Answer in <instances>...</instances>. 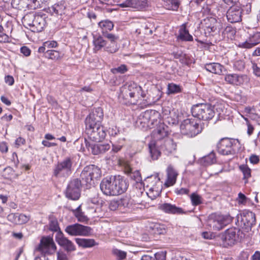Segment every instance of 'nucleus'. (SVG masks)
<instances>
[{
  "mask_svg": "<svg viewBox=\"0 0 260 260\" xmlns=\"http://www.w3.org/2000/svg\"><path fill=\"white\" fill-rule=\"evenodd\" d=\"M160 114L154 110H146L138 117L136 124L140 128L146 130L152 128L159 124L156 129L153 131L152 135L156 140H164L169 134L168 127L163 123H160Z\"/></svg>",
  "mask_w": 260,
  "mask_h": 260,
  "instance_id": "1",
  "label": "nucleus"
},
{
  "mask_svg": "<svg viewBox=\"0 0 260 260\" xmlns=\"http://www.w3.org/2000/svg\"><path fill=\"white\" fill-rule=\"evenodd\" d=\"M128 183L121 176H111L104 178L100 183V189L107 196H117L126 191Z\"/></svg>",
  "mask_w": 260,
  "mask_h": 260,
  "instance_id": "2",
  "label": "nucleus"
},
{
  "mask_svg": "<svg viewBox=\"0 0 260 260\" xmlns=\"http://www.w3.org/2000/svg\"><path fill=\"white\" fill-rule=\"evenodd\" d=\"M149 152L153 160L157 159L162 151L169 155L176 149V144L173 140L167 138L164 140H152L149 144Z\"/></svg>",
  "mask_w": 260,
  "mask_h": 260,
  "instance_id": "3",
  "label": "nucleus"
},
{
  "mask_svg": "<svg viewBox=\"0 0 260 260\" xmlns=\"http://www.w3.org/2000/svg\"><path fill=\"white\" fill-rule=\"evenodd\" d=\"M74 159L73 156L66 157L54 166L53 176L59 178H68L74 171Z\"/></svg>",
  "mask_w": 260,
  "mask_h": 260,
  "instance_id": "4",
  "label": "nucleus"
},
{
  "mask_svg": "<svg viewBox=\"0 0 260 260\" xmlns=\"http://www.w3.org/2000/svg\"><path fill=\"white\" fill-rule=\"evenodd\" d=\"M233 217L230 215H221L216 213L210 214L207 221L208 229L213 231H219L230 223Z\"/></svg>",
  "mask_w": 260,
  "mask_h": 260,
  "instance_id": "5",
  "label": "nucleus"
},
{
  "mask_svg": "<svg viewBox=\"0 0 260 260\" xmlns=\"http://www.w3.org/2000/svg\"><path fill=\"white\" fill-rule=\"evenodd\" d=\"M214 107L208 104H199L193 105L191 113L193 117L203 120H209L215 115Z\"/></svg>",
  "mask_w": 260,
  "mask_h": 260,
  "instance_id": "6",
  "label": "nucleus"
},
{
  "mask_svg": "<svg viewBox=\"0 0 260 260\" xmlns=\"http://www.w3.org/2000/svg\"><path fill=\"white\" fill-rule=\"evenodd\" d=\"M101 171L100 169L93 165L85 167L80 174L81 182L85 184L87 187L91 185L94 179H97L101 177Z\"/></svg>",
  "mask_w": 260,
  "mask_h": 260,
  "instance_id": "7",
  "label": "nucleus"
},
{
  "mask_svg": "<svg viewBox=\"0 0 260 260\" xmlns=\"http://www.w3.org/2000/svg\"><path fill=\"white\" fill-rule=\"evenodd\" d=\"M243 235L242 232L238 228L229 229L220 236L221 244L224 247L233 246L242 238Z\"/></svg>",
  "mask_w": 260,
  "mask_h": 260,
  "instance_id": "8",
  "label": "nucleus"
},
{
  "mask_svg": "<svg viewBox=\"0 0 260 260\" xmlns=\"http://www.w3.org/2000/svg\"><path fill=\"white\" fill-rule=\"evenodd\" d=\"M180 130L183 135L192 138L202 132V127L194 118H188L181 123Z\"/></svg>",
  "mask_w": 260,
  "mask_h": 260,
  "instance_id": "9",
  "label": "nucleus"
},
{
  "mask_svg": "<svg viewBox=\"0 0 260 260\" xmlns=\"http://www.w3.org/2000/svg\"><path fill=\"white\" fill-rule=\"evenodd\" d=\"M103 117L104 113L102 108L94 109L85 118V129L103 126L101 124Z\"/></svg>",
  "mask_w": 260,
  "mask_h": 260,
  "instance_id": "10",
  "label": "nucleus"
},
{
  "mask_svg": "<svg viewBox=\"0 0 260 260\" xmlns=\"http://www.w3.org/2000/svg\"><path fill=\"white\" fill-rule=\"evenodd\" d=\"M24 20L26 25L30 27V29L33 32L42 31L46 24L45 17L40 15H27Z\"/></svg>",
  "mask_w": 260,
  "mask_h": 260,
  "instance_id": "11",
  "label": "nucleus"
},
{
  "mask_svg": "<svg viewBox=\"0 0 260 260\" xmlns=\"http://www.w3.org/2000/svg\"><path fill=\"white\" fill-rule=\"evenodd\" d=\"M121 94L123 96H129L130 102L133 104H137L140 96L141 98H144L141 87L135 83L129 84L127 89H123Z\"/></svg>",
  "mask_w": 260,
  "mask_h": 260,
  "instance_id": "12",
  "label": "nucleus"
},
{
  "mask_svg": "<svg viewBox=\"0 0 260 260\" xmlns=\"http://www.w3.org/2000/svg\"><path fill=\"white\" fill-rule=\"evenodd\" d=\"M64 231L72 236H89L92 234V229L88 226L79 223H74L67 225Z\"/></svg>",
  "mask_w": 260,
  "mask_h": 260,
  "instance_id": "13",
  "label": "nucleus"
},
{
  "mask_svg": "<svg viewBox=\"0 0 260 260\" xmlns=\"http://www.w3.org/2000/svg\"><path fill=\"white\" fill-rule=\"evenodd\" d=\"M201 24L205 31L206 36H210L212 33L219 32L221 27V24L214 17L208 16L204 19Z\"/></svg>",
  "mask_w": 260,
  "mask_h": 260,
  "instance_id": "14",
  "label": "nucleus"
},
{
  "mask_svg": "<svg viewBox=\"0 0 260 260\" xmlns=\"http://www.w3.org/2000/svg\"><path fill=\"white\" fill-rule=\"evenodd\" d=\"M56 247L52 238L50 236L43 237L36 250L42 254H51L55 252Z\"/></svg>",
  "mask_w": 260,
  "mask_h": 260,
  "instance_id": "15",
  "label": "nucleus"
},
{
  "mask_svg": "<svg viewBox=\"0 0 260 260\" xmlns=\"http://www.w3.org/2000/svg\"><path fill=\"white\" fill-rule=\"evenodd\" d=\"M117 2L121 8L129 7L137 11H145L149 7L148 0H118Z\"/></svg>",
  "mask_w": 260,
  "mask_h": 260,
  "instance_id": "16",
  "label": "nucleus"
},
{
  "mask_svg": "<svg viewBox=\"0 0 260 260\" xmlns=\"http://www.w3.org/2000/svg\"><path fill=\"white\" fill-rule=\"evenodd\" d=\"M82 183L78 179L71 180L66 189V197L73 200H77L80 197V187Z\"/></svg>",
  "mask_w": 260,
  "mask_h": 260,
  "instance_id": "17",
  "label": "nucleus"
},
{
  "mask_svg": "<svg viewBox=\"0 0 260 260\" xmlns=\"http://www.w3.org/2000/svg\"><path fill=\"white\" fill-rule=\"evenodd\" d=\"M234 142V140L228 138L221 139L217 145L218 153L224 155L234 154L235 151L233 148Z\"/></svg>",
  "mask_w": 260,
  "mask_h": 260,
  "instance_id": "18",
  "label": "nucleus"
},
{
  "mask_svg": "<svg viewBox=\"0 0 260 260\" xmlns=\"http://www.w3.org/2000/svg\"><path fill=\"white\" fill-rule=\"evenodd\" d=\"M241 225L242 228L246 232L251 230L255 223V214L251 211H246L240 215Z\"/></svg>",
  "mask_w": 260,
  "mask_h": 260,
  "instance_id": "19",
  "label": "nucleus"
},
{
  "mask_svg": "<svg viewBox=\"0 0 260 260\" xmlns=\"http://www.w3.org/2000/svg\"><path fill=\"white\" fill-rule=\"evenodd\" d=\"M224 80L229 84L240 86L248 83L249 78L246 74H228L225 75Z\"/></svg>",
  "mask_w": 260,
  "mask_h": 260,
  "instance_id": "20",
  "label": "nucleus"
},
{
  "mask_svg": "<svg viewBox=\"0 0 260 260\" xmlns=\"http://www.w3.org/2000/svg\"><path fill=\"white\" fill-rule=\"evenodd\" d=\"M86 134L90 140L94 142H99L103 140L106 135L105 129L103 126L92 127L85 129Z\"/></svg>",
  "mask_w": 260,
  "mask_h": 260,
  "instance_id": "21",
  "label": "nucleus"
},
{
  "mask_svg": "<svg viewBox=\"0 0 260 260\" xmlns=\"http://www.w3.org/2000/svg\"><path fill=\"white\" fill-rule=\"evenodd\" d=\"M56 240L58 244L63 247L67 252L74 251L76 250L74 243L66 237L60 231L57 234Z\"/></svg>",
  "mask_w": 260,
  "mask_h": 260,
  "instance_id": "22",
  "label": "nucleus"
},
{
  "mask_svg": "<svg viewBox=\"0 0 260 260\" xmlns=\"http://www.w3.org/2000/svg\"><path fill=\"white\" fill-rule=\"evenodd\" d=\"M103 35L110 41V44L104 48V50L111 53H115L118 49L117 41L119 37L109 32L104 33Z\"/></svg>",
  "mask_w": 260,
  "mask_h": 260,
  "instance_id": "23",
  "label": "nucleus"
},
{
  "mask_svg": "<svg viewBox=\"0 0 260 260\" xmlns=\"http://www.w3.org/2000/svg\"><path fill=\"white\" fill-rule=\"evenodd\" d=\"M242 11L237 6L231 7L226 12V18L230 23H236L241 20Z\"/></svg>",
  "mask_w": 260,
  "mask_h": 260,
  "instance_id": "24",
  "label": "nucleus"
},
{
  "mask_svg": "<svg viewBox=\"0 0 260 260\" xmlns=\"http://www.w3.org/2000/svg\"><path fill=\"white\" fill-rule=\"evenodd\" d=\"M260 43V32H256L250 35L244 42L240 43L239 47L244 49H250Z\"/></svg>",
  "mask_w": 260,
  "mask_h": 260,
  "instance_id": "25",
  "label": "nucleus"
},
{
  "mask_svg": "<svg viewBox=\"0 0 260 260\" xmlns=\"http://www.w3.org/2000/svg\"><path fill=\"white\" fill-rule=\"evenodd\" d=\"M158 208L164 212L171 214H180L184 213L181 208L170 203H163L158 205Z\"/></svg>",
  "mask_w": 260,
  "mask_h": 260,
  "instance_id": "26",
  "label": "nucleus"
},
{
  "mask_svg": "<svg viewBox=\"0 0 260 260\" xmlns=\"http://www.w3.org/2000/svg\"><path fill=\"white\" fill-rule=\"evenodd\" d=\"M50 11L59 15H66L69 16L68 12L69 9L67 8L66 3L61 1L53 5L50 9Z\"/></svg>",
  "mask_w": 260,
  "mask_h": 260,
  "instance_id": "27",
  "label": "nucleus"
},
{
  "mask_svg": "<svg viewBox=\"0 0 260 260\" xmlns=\"http://www.w3.org/2000/svg\"><path fill=\"white\" fill-rule=\"evenodd\" d=\"M93 50L94 52H96L99 50H101L102 48H105L107 46L108 42L106 40L104 39V38L99 35L93 36Z\"/></svg>",
  "mask_w": 260,
  "mask_h": 260,
  "instance_id": "28",
  "label": "nucleus"
},
{
  "mask_svg": "<svg viewBox=\"0 0 260 260\" xmlns=\"http://www.w3.org/2000/svg\"><path fill=\"white\" fill-rule=\"evenodd\" d=\"M177 175V173L173 168L169 166L167 169V179L165 182V185L167 186L174 185L176 183Z\"/></svg>",
  "mask_w": 260,
  "mask_h": 260,
  "instance_id": "29",
  "label": "nucleus"
},
{
  "mask_svg": "<svg viewBox=\"0 0 260 260\" xmlns=\"http://www.w3.org/2000/svg\"><path fill=\"white\" fill-rule=\"evenodd\" d=\"M75 241L79 247L83 248L92 247L98 244L93 239L75 238Z\"/></svg>",
  "mask_w": 260,
  "mask_h": 260,
  "instance_id": "30",
  "label": "nucleus"
},
{
  "mask_svg": "<svg viewBox=\"0 0 260 260\" xmlns=\"http://www.w3.org/2000/svg\"><path fill=\"white\" fill-rule=\"evenodd\" d=\"M37 0H12L11 4L13 8L18 9L28 7L32 1L35 3Z\"/></svg>",
  "mask_w": 260,
  "mask_h": 260,
  "instance_id": "31",
  "label": "nucleus"
},
{
  "mask_svg": "<svg viewBox=\"0 0 260 260\" xmlns=\"http://www.w3.org/2000/svg\"><path fill=\"white\" fill-rule=\"evenodd\" d=\"M74 216L77 218L78 221L80 222H85L88 220V217L85 216L81 209V205L79 206L75 209L71 210Z\"/></svg>",
  "mask_w": 260,
  "mask_h": 260,
  "instance_id": "32",
  "label": "nucleus"
},
{
  "mask_svg": "<svg viewBox=\"0 0 260 260\" xmlns=\"http://www.w3.org/2000/svg\"><path fill=\"white\" fill-rule=\"evenodd\" d=\"M98 25L102 29L103 34L105 32H108V31L111 30L114 27V24L109 20H102L99 22Z\"/></svg>",
  "mask_w": 260,
  "mask_h": 260,
  "instance_id": "33",
  "label": "nucleus"
},
{
  "mask_svg": "<svg viewBox=\"0 0 260 260\" xmlns=\"http://www.w3.org/2000/svg\"><path fill=\"white\" fill-rule=\"evenodd\" d=\"M178 39L184 41H192L193 37L188 32L185 26L182 27L179 30V34Z\"/></svg>",
  "mask_w": 260,
  "mask_h": 260,
  "instance_id": "34",
  "label": "nucleus"
},
{
  "mask_svg": "<svg viewBox=\"0 0 260 260\" xmlns=\"http://www.w3.org/2000/svg\"><path fill=\"white\" fill-rule=\"evenodd\" d=\"M45 57L53 60H58L62 58V55L59 51L55 50H48L45 52Z\"/></svg>",
  "mask_w": 260,
  "mask_h": 260,
  "instance_id": "35",
  "label": "nucleus"
},
{
  "mask_svg": "<svg viewBox=\"0 0 260 260\" xmlns=\"http://www.w3.org/2000/svg\"><path fill=\"white\" fill-rule=\"evenodd\" d=\"M222 66L218 63H211L205 65L207 71L214 74H220L221 71Z\"/></svg>",
  "mask_w": 260,
  "mask_h": 260,
  "instance_id": "36",
  "label": "nucleus"
},
{
  "mask_svg": "<svg viewBox=\"0 0 260 260\" xmlns=\"http://www.w3.org/2000/svg\"><path fill=\"white\" fill-rule=\"evenodd\" d=\"M180 4V0H166L164 7L168 10L177 11Z\"/></svg>",
  "mask_w": 260,
  "mask_h": 260,
  "instance_id": "37",
  "label": "nucleus"
},
{
  "mask_svg": "<svg viewBox=\"0 0 260 260\" xmlns=\"http://www.w3.org/2000/svg\"><path fill=\"white\" fill-rule=\"evenodd\" d=\"M124 138L119 139L118 140L114 142H112V141H111L112 146L111 153H116L120 151L124 145Z\"/></svg>",
  "mask_w": 260,
  "mask_h": 260,
  "instance_id": "38",
  "label": "nucleus"
},
{
  "mask_svg": "<svg viewBox=\"0 0 260 260\" xmlns=\"http://www.w3.org/2000/svg\"><path fill=\"white\" fill-rule=\"evenodd\" d=\"M141 260H166V253L164 252H157L154 257L144 255L142 256Z\"/></svg>",
  "mask_w": 260,
  "mask_h": 260,
  "instance_id": "39",
  "label": "nucleus"
},
{
  "mask_svg": "<svg viewBox=\"0 0 260 260\" xmlns=\"http://www.w3.org/2000/svg\"><path fill=\"white\" fill-rule=\"evenodd\" d=\"M85 144L86 147L89 151H91L94 155L100 154L99 144L90 143L85 139Z\"/></svg>",
  "mask_w": 260,
  "mask_h": 260,
  "instance_id": "40",
  "label": "nucleus"
},
{
  "mask_svg": "<svg viewBox=\"0 0 260 260\" xmlns=\"http://www.w3.org/2000/svg\"><path fill=\"white\" fill-rule=\"evenodd\" d=\"M161 191V189L160 187L154 186L149 188L147 194L150 198L154 200L159 196Z\"/></svg>",
  "mask_w": 260,
  "mask_h": 260,
  "instance_id": "41",
  "label": "nucleus"
},
{
  "mask_svg": "<svg viewBox=\"0 0 260 260\" xmlns=\"http://www.w3.org/2000/svg\"><path fill=\"white\" fill-rule=\"evenodd\" d=\"M240 170L243 174V180H245V183L248 182V179L251 177V170L247 165H241L239 167Z\"/></svg>",
  "mask_w": 260,
  "mask_h": 260,
  "instance_id": "42",
  "label": "nucleus"
},
{
  "mask_svg": "<svg viewBox=\"0 0 260 260\" xmlns=\"http://www.w3.org/2000/svg\"><path fill=\"white\" fill-rule=\"evenodd\" d=\"M150 228L151 231L150 232L151 234L154 235L164 234L166 232V230L162 228L160 225L158 224H155Z\"/></svg>",
  "mask_w": 260,
  "mask_h": 260,
  "instance_id": "43",
  "label": "nucleus"
},
{
  "mask_svg": "<svg viewBox=\"0 0 260 260\" xmlns=\"http://www.w3.org/2000/svg\"><path fill=\"white\" fill-rule=\"evenodd\" d=\"M181 87L176 84L171 83L168 85V93L169 94H176L181 92Z\"/></svg>",
  "mask_w": 260,
  "mask_h": 260,
  "instance_id": "44",
  "label": "nucleus"
},
{
  "mask_svg": "<svg viewBox=\"0 0 260 260\" xmlns=\"http://www.w3.org/2000/svg\"><path fill=\"white\" fill-rule=\"evenodd\" d=\"M119 203L120 208H129L132 204L131 199L129 197L125 196L119 200H118Z\"/></svg>",
  "mask_w": 260,
  "mask_h": 260,
  "instance_id": "45",
  "label": "nucleus"
},
{
  "mask_svg": "<svg viewBox=\"0 0 260 260\" xmlns=\"http://www.w3.org/2000/svg\"><path fill=\"white\" fill-rule=\"evenodd\" d=\"M202 160L206 165H210L215 163L216 162L215 153L213 152H211L208 155L204 156Z\"/></svg>",
  "mask_w": 260,
  "mask_h": 260,
  "instance_id": "46",
  "label": "nucleus"
},
{
  "mask_svg": "<svg viewBox=\"0 0 260 260\" xmlns=\"http://www.w3.org/2000/svg\"><path fill=\"white\" fill-rule=\"evenodd\" d=\"M128 173L129 174V177L136 182L138 183L142 181V177L139 171L136 170L134 172H132V170L130 169Z\"/></svg>",
  "mask_w": 260,
  "mask_h": 260,
  "instance_id": "47",
  "label": "nucleus"
},
{
  "mask_svg": "<svg viewBox=\"0 0 260 260\" xmlns=\"http://www.w3.org/2000/svg\"><path fill=\"white\" fill-rule=\"evenodd\" d=\"M190 199L193 206H198L202 203V198L196 193H193L191 194Z\"/></svg>",
  "mask_w": 260,
  "mask_h": 260,
  "instance_id": "48",
  "label": "nucleus"
},
{
  "mask_svg": "<svg viewBox=\"0 0 260 260\" xmlns=\"http://www.w3.org/2000/svg\"><path fill=\"white\" fill-rule=\"evenodd\" d=\"M30 219V217L23 214L17 213V224H23L27 222Z\"/></svg>",
  "mask_w": 260,
  "mask_h": 260,
  "instance_id": "49",
  "label": "nucleus"
},
{
  "mask_svg": "<svg viewBox=\"0 0 260 260\" xmlns=\"http://www.w3.org/2000/svg\"><path fill=\"white\" fill-rule=\"evenodd\" d=\"M112 252L119 258V260L123 259L126 256V252L119 250L118 249H114L112 251Z\"/></svg>",
  "mask_w": 260,
  "mask_h": 260,
  "instance_id": "50",
  "label": "nucleus"
},
{
  "mask_svg": "<svg viewBox=\"0 0 260 260\" xmlns=\"http://www.w3.org/2000/svg\"><path fill=\"white\" fill-rule=\"evenodd\" d=\"M126 66L124 64H122L117 68H113L111 70V71L113 74H123L127 71Z\"/></svg>",
  "mask_w": 260,
  "mask_h": 260,
  "instance_id": "51",
  "label": "nucleus"
},
{
  "mask_svg": "<svg viewBox=\"0 0 260 260\" xmlns=\"http://www.w3.org/2000/svg\"><path fill=\"white\" fill-rule=\"evenodd\" d=\"M109 208L112 211H115L120 208L118 200H111L109 203Z\"/></svg>",
  "mask_w": 260,
  "mask_h": 260,
  "instance_id": "52",
  "label": "nucleus"
},
{
  "mask_svg": "<svg viewBox=\"0 0 260 260\" xmlns=\"http://www.w3.org/2000/svg\"><path fill=\"white\" fill-rule=\"evenodd\" d=\"M251 64L253 74L257 77H260V67L253 61H251Z\"/></svg>",
  "mask_w": 260,
  "mask_h": 260,
  "instance_id": "53",
  "label": "nucleus"
},
{
  "mask_svg": "<svg viewBox=\"0 0 260 260\" xmlns=\"http://www.w3.org/2000/svg\"><path fill=\"white\" fill-rule=\"evenodd\" d=\"M234 68L239 71H242L245 68V63L243 61L238 60L234 63Z\"/></svg>",
  "mask_w": 260,
  "mask_h": 260,
  "instance_id": "54",
  "label": "nucleus"
},
{
  "mask_svg": "<svg viewBox=\"0 0 260 260\" xmlns=\"http://www.w3.org/2000/svg\"><path fill=\"white\" fill-rule=\"evenodd\" d=\"M109 135L111 137H115L119 133V130L116 126L113 125L109 128L108 131Z\"/></svg>",
  "mask_w": 260,
  "mask_h": 260,
  "instance_id": "55",
  "label": "nucleus"
},
{
  "mask_svg": "<svg viewBox=\"0 0 260 260\" xmlns=\"http://www.w3.org/2000/svg\"><path fill=\"white\" fill-rule=\"evenodd\" d=\"M49 229L52 231L57 232L59 230L58 222L56 220L50 221L49 223Z\"/></svg>",
  "mask_w": 260,
  "mask_h": 260,
  "instance_id": "56",
  "label": "nucleus"
},
{
  "mask_svg": "<svg viewBox=\"0 0 260 260\" xmlns=\"http://www.w3.org/2000/svg\"><path fill=\"white\" fill-rule=\"evenodd\" d=\"M57 260H69V259L65 252L59 251L57 253Z\"/></svg>",
  "mask_w": 260,
  "mask_h": 260,
  "instance_id": "57",
  "label": "nucleus"
},
{
  "mask_svg": "<svg viewBox=\"0 0 260 260\" xmlns=\"http://www.w3.org/2000/svg\"><path fill=\"white\" fill-rule=\"evenodd\" d=\"M44 46L48 48H56L58 46V43L55 41H46L44 43Z\"/></svg>",
  "mask_w": 260,
  "mask_h": 260,
  "instance_id": "58",
  "label": "nucleus"
},
{
  "mask_svg": "<svg viewBox=\"0 0 260 260\" xmlns=\"http://www.w3.org/2000/svg\"><path fill=\"white\" fill-rule=\"evenodd\" d=\"M17 213H11L7 216L8 220L15 224H17Z\"/></svg>",
  "mask_w": 260,
  "mask_h": 260,
  "instance_id": "59",
  "label": "nucleus"
},
{
  "mask_svg": "<svg viewBox=\"0 0 260 260\" xmlns=\"http://www.w3.org/2000/svg\"><path fill=\"white\" fill-rule=\"evenodd\" d=\"M100 145V152L103 153L110 149V145L109 144H99Z\"/></svg>",
  "mask_w": 260,
  "mask_h": 260,
  "instance_id": "60",
  "label": "nucleus"
},
{
  "mask_svg": "<svg viewBox=\"0 0 260 260\" xmlns=\"http://www.w3.org/2000/svg\"><path fill=\"white\" fill-rule=\"evenodd\" d=\"M175 192L179 195L187 194L189 192V189L184 188H176L175 190Z\"/></svg>",
  "mask_w": 260,
  "mask_h": 260,
  "instance_id": "61",
  "label": "nucleus"
},
{
  "mask_svg": "<svg viewBox=\"0 0 260 260\" xmlns=\"http://www.w3.org/2000/svg\"><path fill=\"white\" fill-rule=\"evenodd\" d=\"M249 161L253 164H257L259 161V156L255 154H252L249 157Z\"/></svg>",
  "mask_w": 260,
  "mask_h": 260,
  "instance_id": "62",
  "label": "nucleus"
},
{
  "mask_svg": "<svg viewBox=\"0 0 260 260\" xmlns=\"http://www.w3.org/2000/svg\"><path fill=\"white\" fill-rule=\"evenodd\" d=\"M21 52L26 56L30 55L31 51L26 46H23L20 49Z\"/></svg>",
  "mask_w": 260,
  "mask_h": 260,
  "instance_id": "63",
  "label": "nucleus"
},
{
  "mask_svg": "<svg viewBox=\"0 0 260 260\" xmlns=\"http://www.w3.org/2000/svg\"><path fill=\"white\" fill-rule=\"evenodd\" d=\"M5 81L9 85H12L14 84V80L12 76L8 75L5 78Z\"/></svg>",
  "mask_w": 260,
  "mask_h": 260,
  "instance_id": "64",
  "label": "nucleus"
}]
</instances>
